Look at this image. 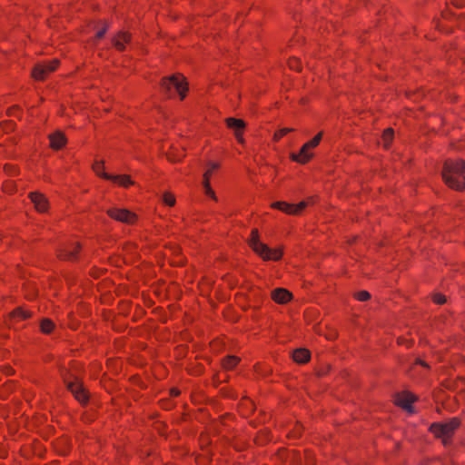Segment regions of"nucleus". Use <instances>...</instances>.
Returning <instances> with one entry per match:
<instances>
[{
	"instance_id": "nucleus-21",
	"label": "nucleus",
	"mask_w": 465,
	"mask_h": 465,
	"mask_svg": "<svg viewBox=\"0 0 465 465\" xmlns=\"http://www.w3.org/2000/svg\"><path fill=\"white\" fill-rule=\"evenodd\" d=\"M240 361V358L234 355H228L223 359V367L226 370H232Z\"/></svg>"
},
{
	"instance_id": "nucleus-1",
	"label": "nucleus",
	"mask_w": 465,
	"mask_h": 465,
	"mask_svg": "<svg viewBox=\"0 0 465 465\" xmlns=\"http://www.w3.org/2000/svg\"><path fill=\"white\" fill-rule=\"evenodd\" d=\"M74 363L72 361L70 367L64 363L57 365L59 375L64 383L66 389L73 394L74 399L82 405H86L89 401V393L84 387L82 381L74 370Z\"/></svg>"
},
{
	"instance_id": "nucleus-25",
	"label": "nucleus",
	"mask_w": 465,
	"mask_h": 465,
	"mask_svg": "<svg viewBox=\"0 0 465 465\" xmlns=\"http://www.w3.org/2000/svg\"><path fill=\"white\" fill-rule=\"evenodd\" d=\"M99 24H101L103 26L97 31L95 35L96 39H102L110 27V25L106 21H99Z\"/></svg>"
},
{
	"instance_id": "nucleus-19",
	"label": "nucleus",
	"mask_w": 465,
	"mask_h": 465,
	"mask_svg": "<svg viewBox=\"0 0 465 465\" xmlns=\"http://www.w3.org/2000/svg\"><path fill=\"white\" fill-rule=\"evenodd\" d=\"M49 139L51 147L55 150L63 148L66 143L65 136L60 132L50 134Z\"/></svg>"
},
{
	"instance_id": "nucleus-29",
	"label": "nucleus",
	"mask_w": 465,
	"mask_h": 465,
	"mask_svg": "<svg viewBox=\"0 0 465 465\" xmlns=\"http://www.w3.org/2000/svg\"><path fill=\"white\" fill-rule=\"evenodd\" d=\"M289 66L292 70L300 71L301 70V62L296 58H292L289 61Z\"/></svg>"
},
{
	"instance_id": "nucleus-33",
	"label": "nucleus",
	"mask_w": 465,
	"mask_h": 465,
	"mask_svg": "<svg viewBox=\"0 0 465 465\" xmlns=\"http://www.w3.org/2000/svg\"><path fill=\"white\" fill-rule=\"evenodd\" d=\"M417 362H418L419 364H420L421 366H423V367H426V368H428V367H429V365H428L425 361H421V360H418V361H417Z\"/></svg>"
},
{
	"instance_id": "nucleus-17",
	"label": "nucleus",
	"mask_w": 465,
	"mask_h": 465,
	"mask_svg": "<svg viewBox=\"0 0 465 465\" xmlns=\"http://www.w3.org/2000/svg\"><path fill=\"white\" fill-rule=\"evenodd\" d=\"M104 179L116 183L125 188L134 184V182L129 175H113L109 173H104Z\"/></svg>"
},
{
	"instance_id": "nucleus-7",
	"label": "nucleus",
	"mask_w": 465,
	"mask_h": 465,
	"mask_svg": "<svg viewBox=\"0 0 465 465\" xmlns=\"http://www.w3.org/2000/svg\"><path fill=\"white\" fill-rule=\"evenodd\" d=\"M58 65L59 61L57 59H54L48 63L37 64L33 69V77L36 80H44L48 74L55 71Z\"/></svg>"
},
{
	"instance_id": "nucleus-4",
	"label": "nucleus",
	"mask_w": 465,
	"mask_h": 465,
	"mask_svg": "<svg viewBox=\"0 0 465 465\" xmlns=\"http://www.w3.org/2000/svg\"><path fill=\"white\" fill-rule=\"evenodd\" d=\"M187 90L185 78L181 74H173L162 79L161 91L168 97H173L174 94H178L180 99L183 100L186 96Z\"/></svg>"
},
{
	"instance_id": "nucleus-16",
	"label": "nucleus",
	"mask_w": 465,
	"mask_h": 465,
	"mask_svg": "<svg viewBox=\"0 0 465 465\" xmlns=\"http://www.w3.org/2000/svg\"><path fill=\"white\" fill-rule=\"evenodd\" d=\"M312 156L313 154L310 153L309 149L303 144L298 153H292L291 154V159L293 162L304 164L308 163L312 158Z\"/></svg>"
},
{
	"instance_id": "nucleus-30",
	"label": "nucleus",
	"mask_w": 465,
	"mask_h": 465,
	"mask_svg": "<svg viewBox=\"0 0 465 465\" xmlns=\"http://www.w3.org/2000/svg\"><path fill=\"white\" fill-rule=\"evenodd\" d=\"M163 202L166 205L173 206L175 203V199H174L173 195H172L170 193H165L163 195Z\"/></svg>"
},
{
	"instance_id": "nucleus-26",
	"label": "nucleus",
	"mask_w": 465,
	"mask_h": 465,
	"mask_svg": "<svg viewBox=\"0 0 465 465\" xmlns=\"http://www.w3.org/2000/svg\"><path fill=\"white\" fill-rule=\"evenodd\" d=\"M93 170L94 171V173L104 178V173H106L104 171V162L102 161H96L94 164H93Z\"/></svg>"
},
{
	"instance_id": "nucleus-12",
	"label": "nucleus",
	"mask_w": 465,
	"mask_h": 465,
	"mask_svg": "<svg viewBox=\"0 0 465 465\" xmlns=\"http://www.w3.org/2000/svg\"><path fill=\"white\" fill-rule=\"evenodd\" d=\"M29 198L31 199L32 203L35 204V209L40 213H45L48 210V201L46 197L38 193V192H33L30 193Z\"/></svg>"
},
{
	"instance_id": "nucleus-28",
	"label": "nucleus",
	"mask_w": 465,
	"mask_h": 465,
	"mask_svg": "<svg viewBox=\"0 0 465 465\" xmlns=\"http://www.w3.org/2000/svg\"><path fill=\"white\" fill-rule=\"evenodd\" d=\"M355 298L361 302H366L371 298V294L367 291H360L355 293Z\"/></svg>"
},
{
	"instance_id": "nucleus-10",
	"label": "nucleus",
	"mask_w": 465,
	"mask_h": 465,
	"mask_svg": "<svg viewBox=\"0 0 465 465\" xmlns=\"http://www.w3.org/2000/svg\"><path fill=\"white\" fill-rule=\"evenodd\" d=\"M219 167H220V164L218 163L209 162L208 168L203 174V187H204L205 194L207 196L213 198L215 201L217 200V198L215 196L213 190L211 188L210 178H211L213 173L214 171L218 170Z\"/></svg>"
},
{
	"instance_id": "nucleus-27",
	"label": "nucleus",
	"mask_w": 465,
	"mask_h": 465,
	"mask_svg": "<svg viewBox=\"0 0 465 465\" xmlns=\"http://www.w3.org/2000/svg\"><path fill=\"white\" fill-rule=\"evenodd\" d=\"M292 131H293L292 128H287V127L282 128L274 134V140L279 141L282 137H283L284 135H286L287 134H289Z\"/></svg>"
},
{
	"instance_id": "nucleus-14",
	"label": "nucleus",
	"mask_w": 465,
	"mask_h": 465,
	"mask_svg": "<svg viewBox=\"0 0 465 465\" xmlns=\"http://www.w3.org/2000/svg\"><path fill=\"white\" fill-rule=\"evenodd\" d=\"M226 123L229 128L234 130L237 140L240 143H242L243 139L242 137V133L245 127V123L242 119H236L232 117L227 118Z\"/></svg>"
},
{
	"instance_id": "nucleus-31",
	"label": "nucleus",
	"mask_w": 465,
	"mask_h": 465,
	"mask_svg": "<svg viewBox=\"0 0 465 465\" xmlns=\"http://www.w3.org/2000/svg\"><path fill=\"white\" fill-rule=\"evenodd\" d=\"M433 302L437 304H443L446 302V297L440 293H437L433 296Z\"/></svg>"
},
{
	"instance_id": "nucleus-15",
	"label": "nucleus",
	"mask_w": 465,
	"mask_h": 465,
	"mask_svg": "<svg viewBox=\"0 0 465 465\" xmlns=\"http://www.w3.org/2000/svg\"><path fill=\"white\" fill-rule=\"evenodd\" d=\"M292 298V294L284 288H276L272 292V299L280 304H285Z\"/></svg>"
},
{
	"instance_id": "nucleus-32",
	"label": "nucleus",
	"mask_w": 465,
	"mask_h": 465,
	"mask_svg": "<svg viewBox=\"0 0 465 465\" xmlns=\"http://www.w3.org/2000/svg\"><path fill=\"white\" fill-rule=\"evenodd\" d=\"M455 3H456L455 6L457 8H462L464 6V5H463L464 2H462V1L455 2Z\"/></svg>"
},
{
	"instance_id": "nucleus-24",
	"label": "nucleus",
	"mask_w": 465,
	"mask_h": 465,
	"mask_svg": "<svg viewBox=\"0 0 465 465\" xmlns=\"http://www.w3.org/2000/svg\"><path fill=\"white\" fill-rule=\"evenodd\" d=\"M322 138V133L320 132L312 140H310L309 142L305 143L304 145L309 150L312 149V148H315L320 143Z\"/></svg>"
},
{
	"instance_id": "nucleus-34",
	"label": "nucleus",
	"mask_w": 465,
	"mask_h": 465,
	"mask_svg": "<svg viewBox=\"0 0 465 465\" xmlns=\"http://www.w3.org/2000/svg\"><path fill=\"white\" fill-rule=\"evenodd\" d=\"M172 394L174 395V396H177V395H179V391H176V390H173L172 391Z\"/></svg>"
},
{
	"instance_id": "nucleus-13",
	"label": "nucleus",
	"mask_w": 465,
	"mask_h": 465,
	"mask_svg": "<svg viewBox=\"0 0 465 465\" xmlns=\"http://www.w3.org/2000/svg\"><path fill=\"white\" fill-rule=\"evenodd\" d=\"M131 42V35L127 32L120 31L113 37V45L120 52L125 50V45Z\"/></svg>"
},
{
	"instance_id": "nucleus-8",
	"label": "nucleus",
	"mask_w": 465,
	"mask_h": 465,
	"mask_svg": "<svg viewBox=\"0 0 465 465\" xmlns=\"http://www.w3.org/2000/svg\"><path fill=\"white\" fill-rule=\"evenodd\" d=\"M107 214L114 220L128 224H132L136 221V215L127 209L110 208L107 210Z\"/></svg>"
},
{
	"instance_id": "nucleus-23",
	"label": "nucleus",
	"mask_w": 465,
	"mask_h": 465,
	"mask_svg": "<svg viewBox=\"0 0 465 465\" xmlns=\"http://www.w3.org/2000/svg\"><path fill=\"white\" fill-rule=\"evenodd\" d=\"M393 136H394V131L392 128H387L386 130H384L383 134H382V140L384 142V146L386 148L389 147L391 142L393 139Z\"/></svg>"
},
{
	"instance_id": "nucleus-11",
	"label": "nucleus",
	"mask_w": 465,
	"mask_h": 465,
	"mask_svg": "<svg viewBox=\"0 0 465 465\" xmlns=\"http://www.w3.org/2000/svg\"><path fill=\"white\" fill-rule=\"evenodd\" d=\"M416 401L417 397L409 391L398 393L395 398L396 404L409 412L413 411L412 403Z\"/></svg>"
},
{
	"instance_id": "nucleus-2",
	"label": "nucleus",
	"mask_w": 465,
	"mask_h": 465,
	"mask_svg": "<svg viewBox=\"0 0 465 465\" xmlns=\"http://www.w3.org/2000/svg\"><path fill=\"white\" fill-rule=\"evenodd\" d=\"M442 178L449 187L462 191L465 188V161L446 160L442 168Z\"/></svg>"
},
{
	"instance_id": "nucleus-3",
	"label": "nucleus",
	"mask_w": 465,
	"mask_h": 465,
	"mask_svg": "<svg viewBox=\"0 0 465 465\" xmlns=\"http://www.w3.org/2000/svg\"><path fill=\"white\" fill-rule=\"evenodd\" d=\"M460 424V418L453 417L444 422H432L429 427V431L436 439L440 440L444 447H450L452 444V438Z\"/></svg>"
},
{
	"instance_id": "nucleus-20",
	"label": "nucleus",
	"mask_w": 465,
	"mask_h": 465,
	"mask_svg": "<svg viewBox=\"0 0 465 465\" xmlns=\"http://www.w3.org/2000/svg\"><path fill=\"white\" fill-rule=\"evenodd\" d=\"M311 358V353L307 349H296L292 352V359L297 363H306Z\"/></svg>"
},
{
	"instance_id": "nucleus-22",
	"label": "nucleus",
	"mask_w": 465,
	"mask_h": 465,
	"mask_svg": "<svg viewBox=\"0 0 465 465\" xmlns=\"http://www.w3.org/2000/svg\"><path fill=\"white\" fill-rule=\"evenodd\" d=\"M55 327L54 322L48 318L42 319L40 322V330L45 334H50Z\"/></svg>"
},
{
	"instance_id": "nucleus-18",
	"label": "nucleus",
	"mask_w": 465,
	"mask_h": 465,
	"mask_svg": "<svg viewBox=\"0 0 465 465\" xmlns=\"http://www.w3.org/2000/svg\"><path fill=\"white\" fill-rule=\"evenodd\" d=\"M9 317L14 322L25 321L32 317V312L23 307H17L10 312Z\"/></svg>"
},
{
	"instance_id": "nucleus-9",
	"label": "nucleus",
	"mask_w": 465,
	"mask_h": 465,
	"mask_svg": "<svg viewBox=\"0 0 465 465\" xmlns=\"http://www.w3.org/2000/svg\"><path fill=\"white\" fill-rule=\"evenodd\" d=\"M308 205L306 201H302L298 204H292L286 202H275L272 204V208L278 209L287 214H299L302 211H303Z\"/></svg>"
},
{
	"instance_id": "nucleus-5",
	"label": "nucleus",
	"mask_w": 465,
	"mask_h": 465,
	"mask_svg": "<svg viewBox=\"0 0 465 465\" xmlns=\"http://www.w3.org/2000/svg\"><path fill=\"white\" fill-rule=\"evenodd\" d=\"M250 247L265 261H279L282 252L278 249H271L268 245L260 242L258 229L254 228L251 232V238L249 240Z\"/></svg>"
},
{
	"instance_id": "nucleus-6",
	"label": "nucleus",
	"mask_w": 465,
	"mask_h": 465,
	"mask_svg": "<svg viewBox=\"0 0 465 465\" xmlns=\"http://www.w3.org/2000/svg\"><path fill=\"white\" fill-rule=\"evenodd\" d=\"M81 245L78 242H68L61 245L58 257L64 261L75 262L79 259Z\"/></svg>"
}]
</instances>
